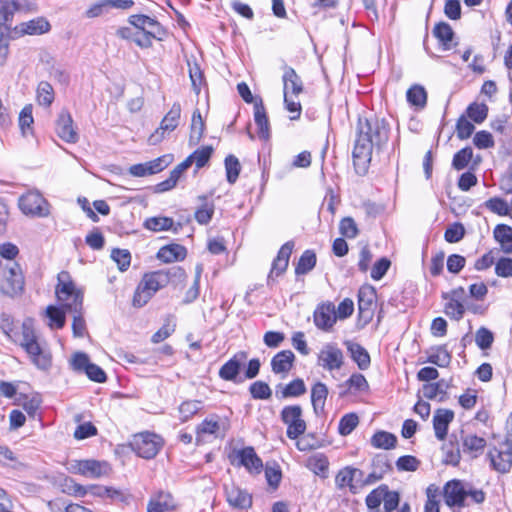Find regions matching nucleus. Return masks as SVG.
Instances as JSON below:
<instances>
[{
    "label": "nucleus",
    "mask_w": 512,
    "mask_h": 512,
    "mask_svg": "<svg viewBox=\"0 0 512 512\" xmlns=\"http://www.w3.org/2000/svg\"><path fill=\"white\" fill-rule=\"evenodd\" d=\"M390 125L384 118H359L352 151L353 164L357 174L368 172L373 150L382 151L389 140Z\"/></svg>",
    "instance_id": "obj_1"
},
{
    "label": "nucleus",
    "mask_w": 512,
    "mask_h": 512,
    "mask_svg": "<svg viewBox=\"0 0 512 512\" xmlns=\"http://www.w3.org/2000/svg\"><path fill=\"white\" fill-rule=\"evenodd\" d=\"M57 278L58 284L55 290L57 298L68 300L70 296L73 297V301L66 304L68 312L73 314V335L75 337H83L86 333V323L82 315L83 293L76 288L68 272H60Z\"/></svg>",
    "instance_id": "obj_2"
},
{
    "label": "nucleus",
    "mask_w": 512,
    "mask_h": 512,
    "mask_svg": "<svg viewBox=\"0 0 512 512\" xmlns=\"http://www.w3.org/2000/svg\"><path fill=\"white\" fill-rule=\"evenodd\" d=\"M20 346L26 351L31 362L41 370H48L52 365V357L48 350L38 342L31 319L22 324Z\"/></svg>",
    "instance_id": "obj_3"
},
{
    "label": "nucleus",
    "mask_w": 512,
    "mask_h": 512,
    "mask_svg": "<svg viewBox=\"0 0 512 512\" xmlns=\"http://www.w3.org/2000/svg\"><path fill=\"white\" fill-rule=\"evenodd\" d=\"M167 279L163 270L144 274L135 290L133 306L140 308L146 305L157 291L167 286Z\"/></svg>",
    "instance_id": "obj_4"
},
{
    "label": "nucleus",
    "mask_w": 512,
    "mask_h": 512,
    "mask_svg": "<svg viewBox=\"0 0 512 512\" xmlns=\"http://www.w3.org/2000/svg\"><path fill=\"white\" fill-rule=\"evenodd\" d=\"M303 410L300 405L285 406L280 414L282 422L287 425L286 435L295 440L306 431V422L302 418Z\"/></svg>",
    "instance_id": "obj_5"
},
{
    "label": "nucleus",
    "mask_w": 512,
    "mask_h": 512,
    "mask_svg": "<svg viewBox=\"0 0 512 512\" xmlns=\"http://www.w3.org/2000/svg\"><path fill=\"white\" fill-rule=\"evenodd\" d=\"M162 439L155 433L144 432L133 437L131 447L142 458H154L162 447Z\"/></svg>",
    "instance_id": "obj_6"
},
{
    "label": "nucleus",
    "mask_w": 512,
    "mask_h": 512,
    "mask_svg": "<svg viewBox=\"0 0 512 512\" xmlns=\"http://www.w3.org/2000/svg\"><path fill=\"white\" fill-rule=\"evenodd\" d=\"M18 205L23 214L32 217H47L49 203L38 191H29L19 198Z\"/></svg>",
    "instance_id": "obj_7"
},
{
    "label": "nucleus",
    "mask_w": 512,
    "mask_h": 512,
    "mask_svg": "<svg viewBox=\"0 0 512 512\" xmlns=\"http://www.w3.org/2000/svg\"><path fill=\"white\" fill-rule=\"evenodd\" d=\"M68 471L72 474H80L85 477L99 478L108 475L110 466L105 461L94 459L72 460L69 464Z\"/></svg>",
    "instance_id": "obj_8"
},
{
    "label": "nucleus",
    "mask_w": 512,
    "mask_h": 512,
    "mask_svg": "<svg viewBox=\"0 0 512 512\" xmlns=\"http://www.w3.org/2000/svg\"><path fill=\"white\" fill-rule=\"evenodd\" d=\"M0 273L4 279L3 289L9 295H16L24 289V277L21 267L13 262L5 266H0Z\"/></svg>",
    "instance_id": "obj_9"
},
{
    "label": "nucleus",
    "mask_w": 512,
    "mask_h": 512,
    "mask_svg": "<svg viewBox=\"0 0 512 512\" xmlns=\"http://www.w3.org/2000/svg\"><path fill=\"white\" fill-rule=\"evenodd\" d=\"M181 116V105L175 102L168 113L164 116L160 123V127L150 135L148 141L150 144L155 145L161 142L164 138L165 132H171L176 129L179 124Z\"/></svg>",
    "instance_id": "obj_10"
},
{
    "label": "nucleus",
    "mask_w": 512,
    "mask_h": 512,
    "mask_svg": "<svg viewBox=\"0 0 512 512\" xmlns=\"http://www.w3.org/2000/svg\"><path fill=\"white\" fill-rule=\"evenodd\" d=\"M237 460L238 466H243L251 474H260L263 469V462L256 454L253 447L248 446L234 452L232 464Z\"/></svg>",
    "instance_id": "obj_11"
},
{
    "label": "nucleus",
    "mask_w": 512,
    "mask_h": 512,
    "mask_svg": "<svg viewBox=\"0 0 512 512\" xmlns=\"http://www.w3.org/2000/svg\"><path fill=\"white\" fill-rule=\"evenodd\" d=\"M295 243L290 240L284 243L279 249L276 258L272 262V267L268 275L267 284L270 285L274 277L281 276L288 268L289 259L294 249Z\"/></svg>",
    "instance_id": "obj_12"
},
{
    "label": "nucleus",
    "mask_w": 512,
    "mask_h": 512,
    "mask_svg": "<svg viewBox=\"0 0 512 512\" xmlns=\"http://www.w3.org/2000/svg\"><path fill=\"white\" fill-rule=\"evenodd\" d=\"M318 361L328 371L338 370L343 365V352L335 344L328 343L321 349Z\"/></svg>",
    "instance_id": "obj_13"
},
{
    "label": "nucleus",
    "mask_w": 512,
    "mask_h": 512,
    "mask_svg": "<svg viewBox=\"0 0 512 512\" xmlns=\"http://www.w3.org/2000/svg\"><path fill=\"white\" fill-rule=\"evenodd\" d=\"M226 500L236 509L247 510L252 506V495L234 483L224 486Z\"/></svg>",
    "instance_id": "obj_14"
},
{
    "label": "nucleus",
    "mask_w": 512,
    "mask_h": 512,
    "mask_svg": "<svg viewBox=\"0 0 512 512\" xmlns=\"http://www.w3.org/2000/svg\"><path fill=\"white\" fill-rule=\"evenodd\" d=\"M246 359L247 353L245 351L236 353L231 359L221 366L218 372L219 377L225 381H232L235 383L241 382V379L238 380V375L240 373L242 363Z\"/></svg>",
    "instance_id": "obj_15"
},
{
    "label": "nucleus",
    "mask_w": 512,
    "mask_h": 512,
    "mask_svg": "<svg viewBox=\"0 0 512 512\" xmlns=\"http://www.w3.org/2000/svg\"><path fill=\"white\" fill-rule=\"evenodd\" d=\"M376 291L372 286H364L358 292V311L360 318L370 321L373 317Z\"/></svg>",
    "instance_id": "obj_16"
},
{
    "label": "nucleus",
    "mask_w": 512,
    "mask_h": 512,
    "mask_svg": "<svg viewBox=\"0 0 512 512\" xmlns=\"http://www.w3.org/2000/svg\"><path fill=\"white\" fill-rule=\"evenodd\" d=\"M56 134L67 143H76L78 133L73 127V119L67 110H62L56 120Z\"/></svg>",
    "instance_id": "obj_17"
},
{
    "label": "nucleus",
    "mask_w": 512,
    "mask_h": 512,
    "mask_svg": "<svg viewBox=\"0 0 512 512\" xmlns=\"http://www.w3.org/2000/svg\"><path fill=\"white\" fill-rule=\"evenodd\" d=\"M445 503L452 507L465 506V499L467 498L466 489L463 487L459 480H452L444 486Z\"/></svg>",
    "instance_id": "obj_18"
},
{
    "label": "nucleus",
    "mask_w": 512,
    "mask_h": 512,
    "mask_svg": "<svg viewBox=\"0 0 512 512\" xmlns=\"http://www.w3.org/2000/svg\"><path fill=\"white\" fill-rule=\"evenodd\" d=\"M283 93L298 97L304 91V85L301 77L296 73L295 69L285 65L283 67Z\"/></svg>",
    "instance_id": "obj_19"
},
{
    "label": "nucleus",
    "mask_w": 512,
    "mask_h": 512,
    "mask_svg": "<svg viewBox=\"0 0 512 512\" xmlns=\"http://www.w3.org/2000/svg\"><path fill=\"white\" fill-rule=\"evenodd\" d=\"M19 8L16 0H0V37H8L10 24Z\"/></svg>",
    "instance_id": "obj_20"
},
{
    "label": "nucleus",
    "mask_w": 512,
    "mask_h": 512,
    "mask_svg": "<svg viewBox=\"0 0 512 512\" xmlns=\"http://www.w3.org/2000/svg\"><path fill=\"white\" fill-rule=\"evenodd\" d=\"M15 30L20 35H42L51 30V25L45 17H37L20 23Z\"/></svg>",
    "instance_id": "obj_21"
},
{
    "label": "nucleus",
    "mask_w": 512,
    "mask_h": 512,
    "mask_svg": "<svg viewBox=\"0 0 512 512\" xmlns=\"http://www.w3.org/2000/svg\"><path fill=\"white\" fill-rule=\"evenodd\" d=\"M454 419V412L450 409H437L433 417V428L438 440H444L448 433L449 424Z\"/></svg>",
    "instance_id": "obj_22"
},
{
    "label": "nucleus",
    "mask_w": 512,
    "mask_h": 512,
    "mask_svg": "<svg viewBox=\"0 0 512 512\" xmlns=\"http://www.w3.org/2000/svg\"><path fill=\"white\" fill-rule=\"evenodd\" d=\"M335 321V309L331 303L318 306L314 312V323L321 330H329Z\"/></svg>",
    "instance_id": "obj_23"
},
{
    "label": "nucleus",
    "mask_w": 512,
    "mask_h": 512,
    "mask_svg": "<svg viewBox=\"0 0 512 512\" xmlns=\"http://www.w3.org/2000/svg\"><path fill=\"white\" fill-rule=\"evenodd\" d=\"M254 121L258 128L259 138L268 140L270 138V123L261 98L257 99L254 104Z\"/></svg>",
    "instance_id": "obj_24"
},
{
    "label": "nucleus",
    "mask_w": 512,
    "mask_h": 512,
    "mask_svg": "<svg viewBox=\"0 0 512 512\" xmlns=\"http://www.w3.org/2000/svg\"><path fill=\"white\" fill-rule=\"evenodd\" d=\"M295 355L291 350H282L273 356L271 368L275 374H287L293 367Z\"/></svg>",
    "instance_id": "obj_25"
},
{
    "label": "nucleus",
    "mask_w": 512,
    "mask_h": 512,
    "mask_svg": "<svg viewBox=\"0 0 512 512\" xmlns=\"http://www.w3.org/2000/svg\"><path fill=\"white\" fill-rule=\"evenodd\" d=\"M176 509L173 496L168 492H159L147 505V512H166Z\"/></svg>",
    "instance_id": "obj_26"
},
{
    "label": "nucleus",
    "mask_w": 512,
    "mask_h": 512,
    "mask_svg": "<svg viewBox=\"0 0 512 512\" xmlns=\"http://www.w3.org/2000/svg\"><path fill=\"white\" fill-rule=\"evenodd\" d=\"M450 387V383L444 379L439 380L436 383H428L422 386L421 392L427 399L433 400L438 398L439 402H444L447 396V390Z\"/></svg>",
    "instance_id": "obj_27"
},
{
    "label": "nucleus",
    "mask_w": 512,
    "mask_h": 512,
    "mask_svg": "<svg viewBox=\"0 0 512 512\" xmlns=\"http://www.w3.org/2000/svg\"><path fill=\"white\" fill-rule=\"evenodd\" d=\"M345 345L351 358L357 363L359 369H368L371 363L368 351L362 345L353 341H346Z\"/></svg>",
    "instance_id": "obj_28"
},
{
    "label": "nucleus",
    "mask_w": 512,
    "mask_h": 512,
    "mask_svg": "<svg viewBox=\"0 0 512 512\" xmlns=\"http://www.w3.org/2000/svg\"><path fill=\"white\" fill-rule=\"evenodd\" d=\"M328 396V387L322 382L315 383L311 388V402L316 415L324 413L325 402Z\"/></svg>",
    "instance_id": "obj_29"
},
{
    "label": "nucleus",
    "mask_w": 512,
    "mask_h": 512,
    "mask_svg": "<svg viewBox=\"0 0 512 512\" xmlns=\"http://www.w3.org/2000/svg\"><path fill=\"white\" fill-rule=\"evenodd\" d=\"M187 250L184 246L179 244L166 245L157 253V258L165 263L180 261L185 259Z\"/></svg>",
    "instance_id": "obj_30"
},
{
    "label": "nucleus",
    "mask_w": 512,
    "mask_h": 512,
    "mask_svg": "<svg viewBox=\"0 0 512 512\" xmlns=\"http://www.w3.org/2000/svg\"><path fill=\"white\" fill-rule=\"evenodd\" d=\"M306 392V386L302 379L297 378L288 383L285 386L282 384L277 385L276 387V396L278 398H290V397H299Z\"/></svg>",
    "instance_id": "obj_31"
},
{
    "label": "nucleus",
    "mask_w": 512,
    "mask_h": 512,
    "mask_svg": "<svg viewBox=\"0 0 512 512\" xmlns=\"http://www.w3.org/2000/svg\"><path fill=\"white\" fill-rule=\"evenodd\" d=\"M128 22L139 29L140 32L147 31L146 27L149 28L148 30L164 31L162 25L156 19L144 14L131 15L128 18Z\"/></svg>",
    "instance_id": "obj_32"
},
{
    "label": "nucleus",
    "mask_w": 512,
    "mask_h": 512,
    "mask_svg": "<svg viewBox=\"0 0 512 512\" xmlns=\"http://www.w3.org/2000/svg\"><path fill=\"white\" fill-rule=\"evenodd\" d=\"M493 235L505 253H512V228L509 225L498 224L494 228Z\"/></svg>",
    "instance_id": "obj_33"
},
{
    "label": "nucleus",
    "mask_w": 512,
    "mask_h": 512,
    "mask_svg": "<svg viewBox=\"0 0 512 512\" xmlns=\"http://www.w3.org/2000/svg\"><path fill=\"white\" fill-rule=\"evenodd\" d=\"M370 442L375 448L390 450L396 447L397 437L393 433L380 430L374 433Z\"/></svg>",
    "instance_id": "obj_34"
},
{
    "label": "nucleus",
    "mask_w": 512,
    "mask_h": 512,
    "mask_svg": "<svg viewBox=\"0 0 512 512\" xmlns=\"http://www.w3.org/2000/svg\"><path fill=\"white\" fill-rule=\"evenodd\" d=\"M316 262V253L310 249L305 250L296 264L295 274L297 276L308 274L316 266Z\"/></svg>",
    "instance_id": "obj_35"
},
{
    "label": "nucleus",
    "mask_w": 512,
    "mask_h": 512,
    "mask_svg": "<svg viewBox=\"0 0 512 512\" xmlns=\"http://www.w3.org/2000/svg\"><path fill=\"white\" fill-rule=\"evenodd\" d=\"M495 452L496 454L489 453L493 468L501 473L508 472L512 466V454L510 452Z\"/></svg>",
    "instance_id": "obj_36"
},
{
    "label": "nucleus",
    "mask_w": 512,
    "mask_h": 512,
    "mask_svg": "<svg viewBox=\"0 0 512 512\" xmlns=\"http://www.w3.org/2000/svg\"><path fill=\"white\" fill-rule=\"evenodd\" d=\"M433 35L439 40L445 49L451 48V41L454 38V31L452 27L446 22H440L435 25Z\"/></svg>",
    "instance_id": "obj_37"
},
{
    "label": "nucleus",
    "mask_w": 512,
    "mask_h": 512,
    "mask_svg": "<svg viewBox=\"0 0 512 512\" xmlns=\"http://www.w3.org/2000/svg\"><path fill=\"white\" fill-rule=\"evenodd\" d=\"M205 129V124L198 109L193 112L189 142L196 145L200 142Z\"/></svg>",
    "instance_id": "obj_38"
},
{
    "label": "nucleus",
    "mask_w": 512,
    "mask_h": 512,
    "mask_svg": "<svg viewBox=\"0 0 512 512\" xmlns=\"http://www.w3.org/2000/svg\"><path fill=\"white\" fill-rule=\"evenodd\" d=\"M452 356L445 345L432 348V353L428 356L427 361L439 367H447L451 362Z\"/></svg>",
    "instance_id": "obj_39"
},
{
    "label": "nucleus",
    "mask_w": 512,
    "mask_h": 512,
    "mask_svg": "<svg viewBox=\"0 0 512 512\" xmlns=\"http://www.w3.org/2000/svg\"><path fill=\"white\" fill-rule=\"evenodd\" d=\"M488 111L489 108L485 103L472 102L466 109V117L480 124L486 120Z\"/></svg>",
    "instance_id": "obj_40"
},
{
    "label": "nucleus",
    "mask_w": 512,
    "mask_h": 512,
    "mask_svg": "<svg viewBox=\"0 0 512 512\" xmlns=\"http://www.w3.org/2000/svg\"><path fill=\"white\" fill-rule=\"evenodd\" d=\"M37 101L40 105L49 107L54 101L55 93L52 85L47 81H41L37 86Z\"/></svg>",
    "instance_id": "obj_41"
},
{
    "label": "nucleus",
    "mask_w": 512,
    "mask_h": 512,
    "mask_svg": "<svg viewBox=\"0 0 512 512\" xmlns=\"http://www.w3.org/2000/svg\"><path fill=\"white\" fill-rule=\"evenodd\" d=\"M175 328H176L175 317L173 315H168L165 318L164 324L162 325V327L157 332H155L153 334L151 341L153 343H160V342L164 341L175 331Z\"/></svg>",
    "instance_id": "obj_42"
},
{
    "label": "nucleus",
    "mask_w": 512,
    "mask_h": 512,
    "mask_svg": "<svg viewBox=\"0 0 512 512\" xmlns=\"http://www.w3.org/2000/svg\"><path fill=\"white\" fill-rule=\"evenodd\" d=\"M353 472L352 467L347 466L341 469L336 477L335 482L338 488L343 489L345 487H349L350 491L355 493L357 490V485L353 482Z\"/></svg>",
    "instance_id": "obj_43"
},
{
    "label": "nucleus",
    "mask_w": 512,
    "mask_h": 512,
    "mask_svg": "<svg viewBox=\"0 0 512 512\" xmlns=\"http://www.w3.org/2000/svg\"><path fill=\"white\" fill-rule=\"evenodd\" d=\"M164 34V31L147 30L144 32L137 31L133 35V42L141 48H149L152 46L153 39H161L159 36Z\"/></svg>",
    "instance_id": "obj_44"
},
{
    "label": "nucleus",
    "mask_w": 512,
    "mask_h": 512,
    "mask_svg": "<svg viewBox=\"0 0 512 512\" xmlns=\"http://www.w3.org/2000/svg\"><path fill=\"white\" fill-rule=\"evenodd\" d=\"M224 164L227 181L230 184H234L237 181L241 171L240 162L236 156L230 154L225 158Z\"/></svg>",
    "instance_id": "obj_45"
},
{
    "label": "nucleus",
    "mask_w": 512,
    "mask_h": 512,
    "mask_svg": "<svg viewBox=\"0 0 512 512\" xmlns=\"http://www.w3.org/2000/svg\"><path fill=\"white\" fill-rule=\"evenodd\" d=\"M341 386L347 387V390L341 393V395H345L348 392V390L351 389H353L355 392H364L368 391L369 389V384L365 376L360 373L352 374L350 378L347 381H345V383L342 384Z\"/></svg>",
    "instance_id": "obj_46"
},
{
    "label": "nucleus",
    "mask_w": 512,
    "mask_h": 512,
    "mask_svg": "<svg viewBox=\"0 0 512 512\" xmlns=\"http://www.w3.org/2000/svg\"><path fill=\"white\" fill-rule=\"evenodd\" d=\"M407 101L414 106L424 107L427 102V93L424 87L420 85H413L407 91Z\"/></svg>",
    "instance_id": "obj_47"
},
{
    "label": "nucleus",
    "mask_w": 512,
    "mask_h": 512,
    "mask_svg": "<svg viewBox=\"0 0 512 512\" xmlns=\"http://www.w3.org/2000/svg\"><path fill=\"white\" fill-rule=\"evenodd\" d=\"M485 446L486 440L482 437L473 434L463 437V449L465 452L475 453V456H477L478 453L483 451Z\"/></svg>",
    "instance_id": "obj_48"
},
{
    "label": "nucleus",
    "mask_w": 512,
    "mask_h": 512,
    "mask_svg": "<svg viewBox=\"0 0 512 512\" xmlns=\"http://www.w3.org/2000/svg\"><path fill=\"white\" fill-rule=\"evenodd\" d=\"M249 392L251 397L255 400H267L272 396V390L270 386L261 380L253 382L249 386Z\"/></svg>",
    "instance_id": "obj_49"
},
{
    "label": "nucleus",
    "mask_w": 512,
    "mask_h": 512,
    "mask_svg": "<svg viewBox=\"0 0 512 512\" xmlns=\"http://www.w3.org/2000/svg\"><path fill=\"white\" fill-rule=\"evenodd\" d=\"M473 158V150L467 146L456 152L453 156L452 167L457 170L465 169Z\"/></svg>",
    "instance_id": "obj_50"
},
{
    "label": "nucleus",
    "mask_w": 512,
    "mask_h": 512,
    "mask_svg": "<svg viewBox=\"0 0 512 512\" xmlns=\"http://www.w3.org/2000/svg\"><path fill=\"white\" fill-rule=\"evenodd\" d=\"M359 424V417L356 413H348L341 417L338 425V432L341 436H347Z\"/></svg>",
    "instance_id": "obj_51"
},
{
    "label": "nucleus",
    "mask_w": 512,
    "mask_h": 512,
    "mask_svg": "<svg viewBox=\"0 0 512 512\" xmlns=\"http://www.w3.org/2000/svg\"><path fill=\"white\" fill-rule=\"evenodd\" d=\"M213 154V147L203 146L201 148L196 149L192 154L188 157L192 161V164L195 163L198 169L204 167L210 160Z\"/></svg>",
    "instance_id": "obj_52"
},
{
    "label": "nucleus",
    "mask_w": 512,
    "mask_h": 512,
    "mask_svg": "<svg viewBox=\"0 0 512 512\" xmlns=\"http://www.w3.org/2000/svg\"><path fill=\"white\" fill-rule=\"evenodd\" d=\"M174 221L170 217H151L145 220V228L159 232L169 230L173 227Z\"/></svg>",
    "instance_id": "obj_53"
},
{
    "label": "nucleus",
    "mask_w": 512,
    "mask_h": 512,
    "mask_svg": "<svg viewBox=\"0 0 512 512\" xmlns=\"http://www.w3.org/2000/svg\"><path fill=\"white\" fill-rule=\"evenodd\" d=\"M202 408V402L199 400H187L179 406L181 421L186 422L197 414Z\"/></svg>",
    "instance_id": "obj_54"
},
{
    "label": "nucleus",
    "mask_w": 512,
    "mask_h": 512,
    "mask_svg": "<svg viewBox=\"0 0 512 512\" xmlns=\"http://www.w3.org/2000/svg\"><path fill=\"white\" fill-rule=\"evenodd\" d=\"M65 310L55 306H48L46 309L47 317L50 320L51 328L61 329L65 325Z\"/></svg>",
    "instance_id": "obj_55"
},
{
    "label": "nucleus",
    "mask_w": 512,
    "mask_h": 512,
    "mask_svg": "<svg viewBox=\"0 0 512 512\" xmlns=\"http://www.w3.org/2000/svg\"><path fill=\"white\" fill-rule=\"evenodd\" d=\"M0 465L10 466L14 469L24 467V464L17 459L14 452L9 447L3 445H0Z\"/></svg>",
    "instance_id": "obj_56"
},
{
    "label": "nucleus",
    "mask_w": 512,
    "mask_h": 512,
    "mask_svg": "<svg viewBox=\"0 0 512 512\" xmlns=\"http://www.w3.org/2000/svg\"><path fill=\"white\" fill-rule=\"evenodd\" d=\"M33 123L32 105H26L19 115V126L24 136L32 132Z\"/></svg>",
    "instance_id": "obj_57"
},
{
    "label": "nucleus",
    "mask_w": 512,
    "mask_h": 512,
    "mask_svg": "<svg viewBox=\"0 0 512 512\" xmlns=\"http://www.w3.org/2000/svg\"><path fill=\"white\" fill-rule=\"evenodd\" d=\"M474 125L467 120L465 115H461L456 122V135L458 139H468L474 132Z\"/></svg>",
    "instance_id": "obj_58"
},
{
    "label": "nucleus",
    "mask_w": 512,
    "mask_h": 512,
    "mask_svg": "<svg viewBox=\"0 0 512 512\" xmlns=\"http://www.w3.org/2000/svg\"><path fill=\"white\" fill-rule=\"evenodd\" d=\"M339 232L342 236L353 239L358 236L359 230L352 217H344L339 223Z\"/></svg>",
    "instance_id": "obj_59"
},
{
    "label": "nucleus",
    "mask_w": 512,
    "mask_h": 512,
    "mask_svg": "<svg viewBox=\"0 0 512 512\" xmlns=\"http://www.w3.org/2000/svg\"><path fill=\"white\" fill-rule=\"evenodd\" d=\"M420 464V460L417 459L415 456L405 455L397 459L396 468L400 472H414L419 468Z\"/></svg>",
    "instance_id": "obj_60"
},
{
    "label": "nucleus",
    "mask_w": 512,
    "mask_h": 512,
    "mask_svg": "<svg viewBox=\"0 0 512 512\" xmlns=\"http://www.w3.org/2000/svg\"><path fill=\"white\" fill-rule=\"evenodd\" d=\"M284 96V105L288 112L292 115L290 116L291 120H297L301 116L302 106L298 97H294L293 95L283 93Z\"/></svg>",
    "instance_id": "obj_61"
},
{
    "label": "nucleus",
    "mask_w": 512,
    "mask_h": 512,
    "mask_svg": "<svg viewBox=\"0 0 512 512\" xmlns=\"http://www.w3.org/2000/svg\"><path fill=\"white\" fill-rule=\"evenodd\" d=\"M111 258L117 263L120 271H126L131 263V254L126 249L115 248L111 252Z\"/></svg>",
    "instance_id": "obj_62"
},
{
    "label": "nucleus",
    "mask_w": 512,
    "mask_h": 512,
    "mask_svg": "<svg viewBox=\"0 0 512 512\" xmlns=\"http://www.w3.org/2000/svg\"><path fill=\"white\" fill-rule=\"evenodd\" d=\"M486 208L500 216L510 215V208L507 202L499 197H493L485 202Z\"/></svg>",
    "instance_id": "obj_63"
},
{
    "label": "nucleus",
    "mask_w": 512,
    "mask_h": 512,
    "mask_svg": "<svg viewBox=\"0 0 512 512\" xmlns=\"http://www.w3.org/2000/svg\"><path fill=\"white\" fill-rule=\"evenodd\" d=\"M493 341L494 335L489 329L481 327L476 331L475 342L480 349H489L492 346Z\"/></svg>",
    "instance_id": "obj_64"
}]
</instances>
